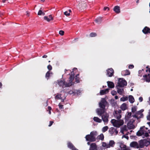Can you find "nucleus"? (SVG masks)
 Listing matches in <instances>:
<instances>
[{
    "instance_id": "45",
    "label": "nucleus",
    "mask_w": 150,
    "mask_h": 150,
    "mask_svg": "<svg viewBox=\"0 0 150 150\" xmlns=\"http://www.w3.org/2000/svg\"><path fill=\"white\" fill-rule=\"evenodd\" d=\"M127 133V134L125 135H124L122 136V138H125L126 139H128V136H127L126 135H127V134L128 133H129V132H127L126 133Z\"/></svg>"
},
{
    "instance_id": "28",
    "label": "nucleus",
    "mask_w": 150,
    "mask_h": 150,
    "mask_svg": "<svg viewBox=\"0 0 150 150\" xmlns=\"http://www.w3.org/2000/svg\"><path fill=\"white\" fill-rule=\"evenodd\" d=\"M67 146L71 150H72L75 147L73 144L69 142L68 143Z\"/></svg>"
},
{
    "instance_id": "8",
    "label": "nucleus",
    "mask_w": 150,
    "mask_h": 150,
    "mask_svg": "<svg viewBox=\"0 0 150 150\" xmlns=\"http://www.w3.org/2000/svg\"><path fill=\"white\" fill-rule=\"evenodd\" d=\"M127 85V81L123 78L120 79L118 82V86L117 87L119 86L123 87Z\"/></svg>"
},
{
    "instance_id": "20",
    "label": "nucleus",
    "mask_w": 150,
    "mask_h": 150,
    "mask_svg": "<svg viewBox=\"0 0 150 150\" xmlns=\"http://www.w3.org/2000/svg\"><path fill=\"white\" fill-rule=\"evenodd\" d=\"M142 31L144 34L150 33V29L147 27H146Z\"/></svg>"
},
{
    "instance_id": "33",
    "label": "nucleus",
    "mask_w": 150,
    "mask_h": 150,
    "mask_svg": "<svg viewBox=\"0 0 150 150\" xmlns=\"http://www.w3.org/2000/svg\"><path fill=\"white\" fill-rule=\"evenodd\" d=\"M98 137L99 139H100L101 140H103L104 138V135L103 134H101L98 136Z\"/></svg>"
},
{
    "instance_id": "48",
    "label": "nucleus",
    "mask_w": 150,
    "mask_h": 150,
    "mask_svg": "<svg viewBox=\"0 0 150 150\" xmlns=\"http://www.w3.org/2000/svg\"><path fill=\"white\" fill-rule=\"evenodd\" d=\"M122 150H130V148L126 146V147L125 148Z\"/></svg>"
},
{
    "instance_id": "25",
    "label": "nucleus",
    "mask_w": 150,
    "mask_h": 150,
    "mask_svg": "<svg viewBox=\"0 0 150 150\" xmlns=\"http://www.w3.org/2000/svg\"><path fill=\"white\" fill-rule=\"evenodd\" d=\"M108 87L110 88H112L114 87V83L110 81L107 82Z\"/></svg>"
},
{
    "instance_id": "51",
    "label": "nucleus",
    "mask_w": 150,
    "mask_h": 150,
    "mask_svg": "<svg viewBox=\"0 0 150 150\" xmlns=\"http://www.w3.org/2000/svg\"><path fill=\"white\" fill-rule=\"evenodd\" d=\"M53 122L52 121H50V124L49 125V127H50L53 124Z\"/></svg>"
},
{
    "instance_id": "34",
    "label": "nucleus",
    "mask_w": 150,
    "mask_h": 150,
    "mask_svg": "<svg viewBox=\"0 0 150 150\" xmlns=\"http://www.w3.org/2000/svg\"><path fill=\"white\" fill-rule=\"evenodd\" d=\"M41 8H40V9H41ZM45 13H44V12L42 11V10H41V9L38 12V15H45Z\"/></svg>"
},
{
    "instance_id": "18",
    "label": "nucleus",
    "mask_w": 150,
    "mask_h": 150,
    "mask_svg": "<svg viewBox=\"0 0 150 150\" xmlns=\"http://www.w3.org/2000/svg\"><path fill=\"white\" fill-rule=\"evenodd\" d=\"M90 150H97V146L95 143L91 144L90 145Z\"/></svg>"
},
{
    "instance_id": "26",
    "label": "nucleus",
    "mask_w": 150,
    "mask_h": 150,
    "mask_svg": "<svg viewBox=\"0 0 150 150\" xmlns=\"http://www.w3.org/2000/svg\"><path fill=\"white\" fill-rule=\"evenodd\" d=\"M118 144L121 148V150H122L126 147V146L122 142H119Z\"/></svg>"
},
{
    "instance_id": "12",
    "label": "nucleus",
    "mask_w": 150,
    "mask_h": 150,
    "mask_svg": "<svg viewBox=\"0 0 150 150\" xmlns=\"http://www.w3.org/2000/svg\"><path fill=\"white\" fill-rule=\"evenodd\" d=\"M121 111L120 110L115 111L114 113V117L117 119H119L121 117Z\"/></svg>"
},
{
    "instance_id": "58",
    "label": "nucleus",
    "mask_w": 150,
    "mask_h": 150,
    "mask_svg": "<svg viewBox=\"0 0 150 150\" xmlns=\"http://www.w3.org/2000/svg\"><path fill=\"white\" fill-rule=\"evenodd\" d=\"M26 15L28 16H29V13H28V11H26Z\"/></svg>"
},
{
    "instance_id": "16",
    "label": "nucleus",
    "mask_w": 150,
    "mask_h": 150,
    "mask_svg": "<svg viewBox=\"0 0 150 150\" xmlns=\"http://www.w3.org/2000/svg\"><path fill=\"white\" fill-rule=\"evenodd\" d=\"M44 18L45 20L48 22H50L53 20V17L51 15L48 16H45Z\"/></svg>"
},
{
    "instance_id": "61",
    "label": "nucleus",
    "mask_w": 150,
    "mask_h": 150,
    "mask_svg": "<svg viewBox=\"0 0 150 150\" xmlns=\"http://www.w3.org/2000/svg\"><path fill=\"white\" fill-rule=\"evenodd\" d=\"M2 85L1 83L0 82V88L2 86Z\"/></svg>"
},
{
    "instance_id": "55",
    "label": "nucleus",
    "mask_w": 150,
    "mask_h": 150,
    "mask_svg": "<svg viewBox=\"0 0 150 150\" xmlns=\"http://www.w3.org/2000/svg\"><path fill=\"white\" fill-rule=\"evenodd\" d=\"M68 93L69 94H71L74 93V92L72 91H70L68 92Z\"/></svg>"
},
{
    "instance_id": "11",
    "label": "nucleus",
    "mask_w": 150,
    "mask_h": 150,
    "mask_svg": "<svg viewBox=\"0 0 150 150\" xmlns=\"http://www.w3.org/2000/svg\"><path fill=\"white\" fill-rule=\"evenodd\" d=\"M134 120H133L129 122L127 124V126L129 129H134L135 127V126L134 124Z\"/></svg>"
},
{
    "instance_id": "3",
    "label": "nucleus",
    "mask_w": 150,
    "mask_h": 150,
    "mask_svg": "<svg viewBox=\"0 0 150 150\" xmlns=\"http://www.w3.org/2000/svg\"><path fill=\"white\" fill-rule=\"evenodd\" d=\"M150 133L149 129L144 126L141 127L139 131L137 133V135L139 136H142L143 138L148 137L149 136Z\"/></svg>"
},
{
    "instance_id": "53",
    "label": "nucleus",
    "mask_w": 150,
    "mask_h": 150,
    "mask_svg": "<svg viewBox=\"0 0 150 150\" xmlns=\"http://www.w3.org/2000/svg\"><path fill=\"white\" fill-rule=\"evenodd\" d=\"M107 9L108 10H109V8L108 7H104L103 8L104 11H106Z\"/></svg>"
},
{
    "instance_id": "6",
    "label": "nucleus",
    "mask_w": 150,
    "mask_h": 150,
    "mask_svg": "<svg viewBox=\"0 0 150 150\" xmlns=\"http://www.w3.org/2000/svg\"><path fill=\"white\" fill-rule=\"evenodd\" d=\"M150 142L144 139L139 141L138 146L139 148H143L144 146H147L149 144Z\"/></svg>"
},
{
    "instance_id": "43",
    "label": "nucleus",
    "mask_w": 150,
    "mask_h": 150,
    "mask_svg": "<svg viewBox=\"0 0 150 150\" xmlns=\"http://www.w3.org/2000/svg\"><path fill=\"white\" fill-rule=\"evenodd\" d=\"M111 93L113 96H114L117 94V92L115 91H112Z\"/></svg>"
},
{
    "instance_id": "38",
    "label": "nucleus",
    "mask_w": 150,
    "mask_h": 150,
    "mask_svg": "<svg viewBox=\"0 0 150 150\" xmlns=\"http://www.w3.org/2000/svg\"><path fill=\"white\" fill-rule=\"evenodd\" d=\"M137 110V107L136 106H134L132 108V112L134 113Z\"/></svg>"
},
{
    "instance_id": "63",
    "label": "nucleus",
    "mask_w": 150,
    "mask_h": 150,
    "mask_svg": "<svg viewBox=\"0 0 150 150\" xmlns=\"http://www.w3.org/2000/svg\"><path fill=\"white\" fill-rule=\"evenodd\" d=\"M147 124L149 125L150 126V122H148Z\"/></svg>"
},
{
    "instance_id": "47",
    "label": "nucleus",
    "mask_w": 150,
    "mask_h": 150,
    "mask_svg": "<svg viewBox=\"0 0 150 150\" xmlns=\"http://www.w3.org/2000/svg\"><path fill=\"white\" fill-rule=\"evenodd\" d=\"M48 109L49 110V113L50 114H51V108L50 106H48Z\"/></svg>"
},
{
    "instance_id": "4",
    "label": "nucleus",
    "mask_w": 150,
    "mask_h": 150,
    "mask_svg": "<svg viewBox=\"0 0 150 150\" xmlns=\"http://www.w3.org/2000/svg\"><path fill=\"white\" fill-rule=\"evenodd\" d=\"M97 135V133L96 132H91L90 134L87 135L85 137L87 141L94 142L96 141V137Z\"/></svg>"
},
{
    "instance_id": "40",
    "label": "nucleus",
    "mask_w": 150,
    "mask_h": 150,
    "mask_svg": "<svg viewBox=\"0 0 150 150\" xmlns=\"http://www.w3.org/2000/svg\"><path fill=\"white\" fill-rule=\"evenodd\" d=\"M79 76V74H77L76 76V78H75L76 80V82L77 83H79V78L78 77V76Z\"/></svg>"
},
{
    "instance_id": "60",
    "label": "nucleus",
    "mask_w": 150,
    "mask_h": 150,
    "mask_svg": "<svg viewBox=\"0 0 150 150\" xmlns=\"http://www.w3.org/2000/svg\"><path fill=\"white\" fill-rule=\"evenodd\" d=\"M72 150H79L76 149L75 147H74V148Z\"/></svg>"
},
{
    "instance_id": "2",
    "label": "nucleus",
    "mask_w": 150,
    "mask_h": 150,
    "mask_svg": "<svg viewBox=\"0 0 150 150\" xmlns=\"http://www.w3.org/2000/svg\"><path fill=\"white\" fill-rule=\"evenodd\" d=\"M69 80L66 82L64 80H59L57 81V83L62 88L69 87L73 84V81L74 80L73 76L71 75L69 79Z\"/></svg>"
},
{
    "instance_id": "36",
    "label": "nucleus",
    "mask_w": 150,
    "mask_h": 150,
    "mask_svg": "<svg viewBox=\"0 0 150 150\" xmlns=\"http://www.w3.org/2000/svg\"><path fill=\"white\" fill-rule=\"evenodd\" d=\"M61 94H58L55 97V99H61Z\"/></svg>"
},
{
    "instance_id": "44",
    "label": "nucleus",
    "mask_w": 150,
    "mask_h": 150,
    "mask_svg": "<svg viewBox=\"0 0 150 150\" xmlns=\"http://www.w3.org/2000/svg\"><path fill=\"white\" fill-rule=\"evenodd\" d=\"M64 14L66 16H69L70 15V13H69L68 11H66L64 12Z\"/></svg>"
},
{
    "instance_id": "42",
    "label": "nucleus",
    "mask_w": 150,
    "mask_h": 150,
    "mask_svg": "<svg viewBox=\"0 0 150 150\" xmlns=\"http://www.w3.org/2000/svg\"><path fill=\"white\" fill-rule=\"evenodd\" d=\"M59 34L61 35H64V32L62 30H60L59 32Z\"/></svg>"
},
{
    "instance_id": "1",
    "label": "nucleus",
    "mask_w": 150,
    "mask_h": 150,
    "mask_svg": "<svg viewBox=\"0 0 150 150\" xmlns=\"http://www.w3.org/2000/svg\"><path fill=\"white\" fill-rule=\"evenodd\" d=\"M108 104V102L105 99L102 98L100 102L99 103V106L100 108H98L96 110V112L98 115L101 116L102 119L105 125L107 124L108 121L109 115L107 113H105L106 111L105 108Z\"/></svg>"
},
{
    "instance_id": "27",
    "label": "nucleus",
    "mask_w": 150,
    "mask_h": 150,
    "mask_svg": "<svg viewBox=\"0 0 150 150\" xmlns=\"http://www.w3.org/2000/svg\"><path fill=\"white\" fill-rule=\"evenodd\" d=\"M114 11L117 13H119L120 12V10L119 7L116 6L114 8Z\"/></svg>"
},
{
    "instance_id": "14",
    "label": "nucleus",
    "mask_w": 150,
    "mask_h": 150,
    "mask_svg": "<svg viewBox=\"0 0 150 150\" xmlns=\"http://www.w3.org/2000/svg\"><path fill=\"white\" fill-rule=\"evenodd\" d=\"M130 146L132 147L137 149L139 148L138 143L136 142H132L130 143Z\"/></svg>"
},
{
    "instance_id": "13",
    "label": "nucleus",
    "mask_w": 150,
    "mask_h": 150,
    "mask_svg": "<svg viewBox=\"0 0 150 150\" xmlns=\"http://www.w3.org/2000/svg\"><path fill=\"white\" fill-rule=\"evenodd\" d=\"M109 132L112 135H116L118 133V131L115 128L111 127L109 130Z\"/></svg>"
},
{
    "instance_id": "9",
    "label": "nucleus",
    "mask_w": 150,
    "mask_h": 150,
    "mask_svg": "<svg viewBox=\"0 0 150 150\" xmlns=\"http://www.w3.org/2000/svg\"><path fill=\"white\" fill-rule=\"evenodd\" d=\"M77 71V69L76 68H74L73 69V71L72 72L71 71L69 70H66L65 69V73L67 74H69L70 75V76H73V78H74V73H76V72Z\"/></svg>"
},
{
    "instance_id": "62",
    "label": "nucleus",
    "mask_w": 150,
    "mask_h": 150,
    "mask_svg": "<svg viewBox=\"0 0 150 150\" xmlns=\"http://www.w3.org/2000/svg\"><path fill=\"white\" fill-rule=\"evenodd\" d=\"M3 3H5L6 0H2Z\"/></svg>"
},
{
    "instance_id": "59",
    "label": "nucleus",
    "mask_w": 150,
    "mask_h": 150,
    "mask_svg": "<svg viewBox=\"0 0 150 150\" xmlns=\"http://www.w3.org/2000/svg\"><path fill=\"white\" fill-rule=\"evenodd\" d=\"M115 98L116 99H117L118 98V96H115Z\"/></svg>"
},
{
    "instance_id": "19",
    "label": "nucleus",
    "mask_w": 150,
    "mask_h": 150,
    "mask_svg": "<svg viewBox=\"0 0 150 150\" xmlns=\"http://www.w3.org/2000/svg\"><path fill=\"white\" fill-rule=\"evenodd\" d=\"M144 79L146 82H149L150 81V74H148V75H145L143 76Z\"/></svg>"
},
{
    "instance_id": "21",
    "label": "nucleus",
    "mask_w": 150,
    "mask_h": 150,
    "mask_svg": "<svg viewBox=\"0 0 150 150\" xmlns=\"http://www.w3.org/2000/svg\"><path fill=\"white\" fill-rule=\"evenodd\" d=\"M121 74L122 75L125 76L129 75L130 74V72L129 70H126L122 71L121 72Z\"/></svg>"
},
{
    "instance_id": "64",
    "label": "nucleus",
    "mask_w": 150,
    "mask_h": 150,
    "mask_svg": "<svg viewBox=\"0 0 150 150\" xmlns=\"http://www.w3.org/2000/svg\"><path fill=\"white\" fill-rule=\"evenodd\" d=\"M149 72L150 73V68L148 70Z\"/></svg>"
},
{
    "instance_id": "31",
    "label": "nucleus",
    "mask_w": 150,
    "mask_h": 150,
    "mask_svg": "<svg viewBox=\"0 0 150 150\" xmlns=\"http://www.w3.org/2000/svg\"><path fill=\"white\" fill-rule=\"evenodd\" d=\"M129 100L131 103H133L134 101V99L133 97L132 96H129Z\"/></svg>"
},
{
    "instance_id": "52",
    "label": "nucleus",
    "mask_w": 150,
    "mask_h": 150,
    "mask_svg": "<svg viewBox=\"0 0 150 150\" xmlns=\"http://www.w3.org/2000/svg\"><path fill=\"white\" fill-rule=\"evenodd\" d=\"M147 119L148 120H150V110H149V115L147 117Z\"/></svg>"
},
{
    "instance_id": "41",
    "label": "nucleus",
    "mask_w": 150,
    "mask_h": 150,
    "mask_svg": "<svg viewBox=\"0 0 150 150\" xmlns=\"http://www.w3.org/2000/svg\"><path fill=\"white\" fill-rule=\"evenodd\" d=\"M128 99L127 97H122L120 98V100L123 101H125L127 100Z\"/></svg>"
},
{
    "instance_id": "15",
    "label": "nucleus",
    "mask_w": 150,
    "mask_h": 150,
    "mask_svg": "<svg viewBox=\"0 0 150 150\" xmlns=\"http://www.w3.org/2000/svg\"><path fill=\"white\" fill-rule=\"evenodd\" d=\"M107 75L109 77H112L113 74L114 70L112 68L108 69L107 70Z\"/></svg>"
},
{
    "instance_id": "57",
    "label": "nucleus",
    "mask_w": 150,
    "mask_h": 150,
    "mask_svg": "<svg viewBox=\"0 0 150 150\" xmlns=\"http://www.w3.org/2000/svg\"><path fill=\"white\" fill-rule=\"evenodd\" d=\"M42 57L43 58H46L47 57V56L46 55H44L42 56Z\"/></svg>"
},
{
    "instance_id": "29",
    "label": "nucleus",
    "mask_w": 150,
    "mask_h": 150,
    "mask_svg": "<svg viewBox=\"0 0 150 150\" xmlns=\"http://www.w3.org/2000/svg\"><path fill=\"white\" fill-rule=\"evenodd\" d=\"M93 119L94 121L99 123L101 122L102 121L101 119H99L97 117H94Z\"/></svg>"
},
{
    "instance_id": "54",
    "label": "nucleus",
    "mask_w": 150,
    "mask_h": 150,
    "mask_svg": "<svg viewBox=\"0 0 150 150\" xmlns=\"http://www.w3.org/2000/svg\"><path fill=\"white\" fill-rule=\"evenodd\" d=\"M139 100L140 102H142L143 100V98L142 97H140L139 98Z\"/></svg>"
},
{
    "instance_id": "30",
    "label": "nucleus",
    "mask_w": 150,
    "mask_h": 150,
    "mask_svg": "<svg viewBox=\"0 0 150 150\" xmlns=\"http://www.w3.org/2000/svg\"><path fill=\"white\" fill-rule=\"evenodd\" d=\"M120 108L123 110H125L126 109L127 107L125 103H123L121 106Z\"/></svg>"
},
{
    "instance_id": "37",
    "label": "nucleus",
    "mask_w": 150,
    "mask_h": 150,
    "mask_svg": "<svg viewBox=\"0 0 150 150\" xmlns=\"http://www.w3.org/2000/svg\"><path fill=\"white\" fill-rule=\"evenodd\" d=\"M101 18L100 17H99L96 19L95 21L96 23H98L101 21Z\"/></svg>"
},
{
    "instance_id": "10",
    "label": "nucleus",
    "mask_w": 150,
    "mask_h": 150,
    "mask_svg": "<svg viewBox=\"0 0 150 150\" xmlns=\"http://www.w3.org/2000/svg\"><path fill=\"white\" fill-rule=\"evenodd\" d=\"M144 110H141L138 111L133 115V117L135 118H137V119L142 117L143 116V114L142 113V112Z\"/></svg>"
},
{
    "instance_id": "56",
    "label": "nucleus",
    "mask_w": 150,
    "mask_h": 150,
    "mask_svg": "<svg viewBox=\"0 0 150 150\" xmlns=\"http://www.w3.org/2000/svg\"><path fill=\"white\" fill-rule=\"evenodd\" d=\"M146 68L147 69L146 70V72H147V71H148V70L149 69V66H147L146 67Z\"/></svg>"
},
{
    "instance_id": "5",
    "label": "nucleus",
    "mask_w": 150,
    "mask_h": 150,
    "mask_svg": "<svg viewBox=\"0 0 150 150\" xmlns=\"http://www.w3.org/2000/svg\"><path fill=\"white\" fill-rule=\"evenodd\" d=\"M111 123L113 126L117 127H119L120 126L124 124V121L122 120H117L115 119H112L111 121Z\"/></svg>"
},
{
    "instance_id": "49",
    "label": "nucleus",
    "mask_w": 150,
    "mask_h": 150,
    "mask_svg": "<svg viewBox=\"0 0 150 150\" xmlns=\"http://www.w3.org/2000/svg\"><path fill=\"white\" fill-rule=\"evenodd\" d=\"M134 67V66L133 65H130L129 66V68L130 69H133Z\"/></svg>"
},
{
    "instance_id": "50",
    "label": "nucleus",
    "mask_w": 150,
    "mask_h": 150,
    "mask_svg": "<svg viewBox=\"0 0 150 150\" xmlns=\"http://www.w3.org/2000/svg\"><path fill=\"white\" fill-rule=\"evenodd\" d=\"M59 107L60 109H63V106L62 105H61L60 104H59Z\"/></svg>"
},
{
    "instance_id": "22",
    "label": "nucleus",
    "mask_w": 150,
    "mask_h": 150,
    "mask_svg": "<svg viewBox=\"0 0 150 150\" xmlns=\"http://www.w3.org/2000/svg\"><path fill=\"white\" fill-rule=\"evenodd\" d=\"M132 113L131 112H128L127 114L125 116V118L126 120L128 121L130 118L132 117Z\"/></svg>"
},
{
    "instance_id": "23",
    "label": "nucleus",
    "mask_w": 150,
    "mask_h": 150,
    "mask_svg": "<svg viewBox=\"0 0 150 150\" xmlns=\"http://www.w3.org/2000/svg\"><path fill=\"white\" fill-rule=\"evenodd\" d=\"M108 89H106L105 90H101L100 91V94L101 95H103L106 93L108 92Z\"/></svg>"
},
{
    "instance_id": "7",
    "label": "nucleus",
    "mask_w": 150,
    "mask_h": 150,
    "mask_svg": "<svg viewBox=\"0 0 150 150\" xmlns=\"http://www.w3.org/2000/svg\"><path fill=\"white\" fill-rule=\"evenodd\" d=\"M115 143L113 140L110 141L108 144H107L105 142L102 143V146L105 148H109L111 147H113Z\"/></svg>"
},
{
    "instance_id": "17",
    "label": "nucleus",
    "mask_w": 150,
    "mask_h": 150,
    "mask_svg": "<svg viewBox=\"0 0 150 150\" xmlns=\"http://www.w3.org/2000/svg\"><path fill=\"white\" fill-rule=\"evenodd\" d=\"M127 126L125 125L121 129V132L123 134H127Z\"/></svg>"
},
{
    "instance_id": "35",
    "label": "nucleus",
    "mask_w": 150,
    "mask_h": 150,
    "mask_svg": "<svg viewBox=\"0 0 150 150\" xmlns=\"http://www.w3.org/2000/svg\"><path fill=\"white\" fill-rule=\"evenodd\" d=\"M108 129V127L107 126H105L103 127L102 129V132H104L107 131Z\"/></svg>"
},
{
    "instance_id": "46",
    "label": "nucleus",
    "mask_w": 150,
    "mask_h": 150,
    "mask_svg": "<svg viewBox=\"0 0 150 150\" xmlns=\"http://www.w3.org/2000/svg\"><path fill=\"white\" fill-rule=\"evenodd\" d=\"M47 68L49 70H51L52 69V66L50 65H48V66H47Z\"/></svg>"
},
{
    "instance_id": "32",
    "label": "nucleus",
    "mask_w": 150,
    "mask_h": 150,
    "mask_svg": "<svg viewBox=\"0 0 150 150\" xmlns=\"http://www.w3.org/2000/svg\"><path fill=\"white\" fill-rule=\"evenodd\" d=\"M52 73L50 71H48L46 74L45 77L48 79L50 76V74Z\"/></svg>"
},
{
    "instance_id": "39",
    "label": "nucleus",
    "mask_w": 150,
    "mask_h": 150,
    "mask_svg": "<svg viewBox=\"0 0 150 150\" xmlns=\"http://www.w3.org/2000/svg\"><path fill=\"white\" fill-rule=\"evenodd\" d=\"M97 35L96 33H90V35L91 37H94L96 36Z\"/></svg>"
},
{
    "instance_id": "24",
    "label": "nucleus",
    "mask_w": 150,
    "mask_h": 150,
    "mask_svg": "<svg viewBox=\"0 0 150 150\" xmlns=\"http://www.w3.org/2000/svg\"><path fill=\"white\" fill-rule=\"evenodd\" d=\"M117 92L120 95H122L124 94V91L123 88H117Z\"/></svg>"
}]
</instances>
